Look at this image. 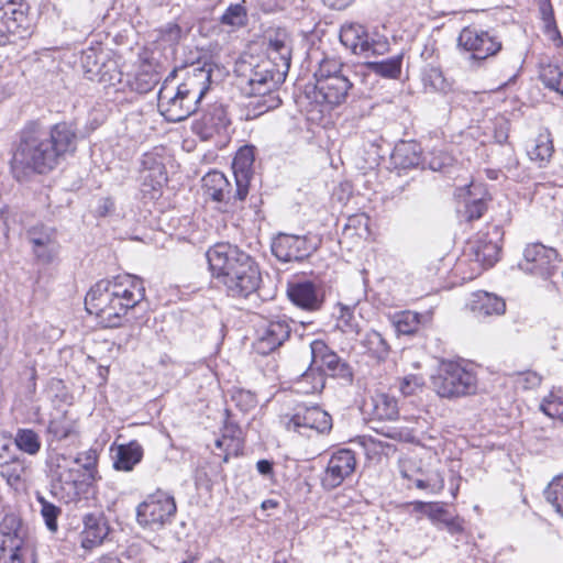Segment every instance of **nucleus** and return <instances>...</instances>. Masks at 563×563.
Masks as SVG:
<instances>
[{"label": "nucleus", "mask_w": 563, "mask_h": 563, "mask_svg": "<svg viewBox=\"0 0 563 563\" xmlns=\"http://www.w3.org/2000/svg\"><path fill=\"white\" fill-rule=\"evenodd\" d=\"M349 68L335 57H323L314 73L316 82L332 79V77L349 76Z\"/></svg>", "instance_id": "nucleus-37"}, {"label": "nucleus", "mask_w": 563, "mask_h": 563, "mask_svg": "<svg viewBox=\"0 0 563 563\" xmlns=\"http://www.w3.org/2000/svg\"><path fill=\"white\" fill-rule=\"evenodd\" d=\"M114 211V201L109 198L104 197L99 199L98 205L96 207V214L98 217H108L112 214Z\"/></svg>", "instance_id": "nucleus-58"}, {"label": "nucleus", "mask_w": 563, "mask_h": 563, "mask_svg": "<svg viewBox=\"0 0 563 563\" xmlns=\"http://www.w3.org/2000/svg\"><path fill=\"white\" fill-rule=\"evenodd\" d=\"M319 244L320 239L310 234L279 233L273 240L272 252L282 262H300L314 253Z\"/></svg>", "instance_id": "nucleus-11"}, {"label": "nucleus", "mask_w": 563, "mask_h": 563, "mask_svg": "<svg viewBox=\"0 0 563 563\" xmlns=\"http://www.w3.org/2000/svg\"><path fill=\"white\" fill-rule=\"evenodd\" d=\"M353 87L349 76L332 77V79L316 82L314 98L318 102H325L330 106L343 103Z\"/></svg>", "instance_id": "nucleus-20"}, {"label": "nucleus", "mask_w": 563, "mask_h": 563, "mask_svg": "<svg viewBox=\"0 0 563 563\" xmlns=\"http://www.w3.org/2000/svg\"><path fill=\"white\" fill-rule=\"evenodd\" d=\"M439 525L444 526L451 534L461 533L463 531L462 522L459 518H446L445 516Z\"/></svg>", "instance_id": "nucleus-60"}, {"label": "nucleus", "mask_w": 563, "mask_h": 563, "mask_svg": "<svg viewBox=\"0 0 563 563\" xmlns=\"http://www.w3.org/2000/svg\"><path fill=\"white\" fill-rule=\"evenodd\" d=\"M41 504V514L45 521L47 529L52 532L57 531V518L60 515V509L52 503H48L43 497H38Z\"/></svg>", "instance_id": "nucleus-46"}, {"label": "nucleus", "mask_w": 563, "mask_h": 563, "mask_svg": "<svg viewBox=\"0 0 563 563\" xmlns=\"http://www.w3.org/2000/svg\"><path fill=\"white\" fill-rule=\"evenodd\" d=\"M364 353L377 363L385 362L389 355L390 346L386 339L376 330L366 331L358 341Z\"/></svg>", "instance_id": "nucleus-30"}, {"label": "nucleus", "mask_w": 563, "mask_h": 563, "mask_svg": "<svg viewBox=\"0 0 563 563\" xmlns=\"http://www.w3.org/2000/svg\"><path fill=\"white\" fill-rule=\"evenodd\" d=\"M26 239L32 244L33 254L38 262L49 264L57 257L59 243L53 227L35 224L27 229Z\"/></svg>", "instance_id": "nucleus-16"}, {"label": "nucleus", "mask_w": 563, "mask_h": 563, "mask_svg": "<svg viewBox=\"0 0 563 563\" xmlns=\"http://www.w3.org/2000/svg\"><path fill=\"white\" fill-rule=\"evenodd\" d=\"M81 66L87 79L100 82L108 81L106 75L109 70V65L104 63L103 52L92 47L85 49L81 54Z\"/></svg>", "instance_id": "nucleus-27"}, {"label": "nucleus", "mask_w": 563, "mask_h": 563, "mask_svg": "<svg viewBox=\"0 0 563 563\" xmlns=\"http://www.w3.org/2000/svg\"><path fill=\"white\" fill-rule=\"evenodd\" d=\"M541 410L549 417L563 422V397L551 394L540 405Z\"/></svg>", "instance_id": "nucleus-47"}, {"label": "nucleus", "mask_w": 563, "mask_h": 563, "mask_svg": "<svg viewBox=\"0 0 563 563\" xmlns=\"http://www.w3.org/2000/svg\"><path fill=\"white\" fill-rule=\"evenodd\" d=\"M282 422L288 431L307 437L308 431L325 433L332 429L331 416L318 406L298 407L292 416H284Z\"/></svg>", "instance_id": "nucleus-12"}, {"label": "nucleus", "mask_w": 563, "mask_h": 563, "mask_svg": "<svg viewBox=\"0 0 563 563\" xmlns=\"http://www.w3.org/2000/svg\"><path fill=\"white\" fill-rule=\"evenodd\" d=\"M256 468L262 475H269L273 473V463L268 460H260L256 463Z\"/></svg>", "instance_id": "nucleus-64"}, {"label": "nucleus", "mask_w": 563, "mask_h": 563, "mask_svg": "<svg viewBox=\"0 0 563 563\" xmlns=\"http://www.w3.org/2000/svg\"><path fill=\"white\" fill-rule=\"evenodd\" d=\"M212 276L223 285L228 296L247 298L262 282L256 262L244 251L229 243H219L207 254Z\"/></svg>", "instance_id": "nucleus-3"}, {"label": "nucleus", "mask_w": 563, "mask_h": 563, "mask_svg": "<svg viewBox=\"0 0 563 563\" xmlns=\"http://www.w3.org/2000/svg\"><path fill=\"white\" fill-rule=\"evenodd\" d=\"M265 38L267 57L244 75L242 87L247 96L258 98L252 102L257 114L279 106L280 99L274 92L285 81L291 60V40L285 29L271 31Z\"/></svg>", "instance_id": "nucleus-1"}, {"label": "nucleus", "mask_w": 563, "mask_h": 563, "mask_svg": "<svg viewBox=\"0 0 563 563\" xmlns=\"http://www.w3.org/2000/svg\"><path fill=\"white\" fill-rule=\"evenodd\" d=\"M352 320L353 310L347 306L340 305L339 322H341L344 327L352 328Z\"/></svg>", "instance_id": "nucleus-62"}, {"label": "nucleus", "mask_w": 563, "mask_h": 563, "mask_svg": "<svg viewBox=\"0 0 563 563\" xmlns=\"http://www.w3.org/2000/svg\"><path fill=\"white\" fill-rule=\"evenodd\" d=\"M232 399L236 402L238 406H241L242 410H249L250 408L255 407L256 399L254 394L247 390H238Z\"/></svg>", "instance_id": "nucleus-57"}, {"label": "nucleus", "mask_w": 563, "mask_h": 563, "mask_svg": "<svg viewBox=\"0 0 563 563\" xmlns=\"http://www.w3.org/2000/svg\"><path fill=\"white\" fill-rule=\"evenodd\" d=\"M253 162V151L247 146L240 148L233 159L232 168L235 179V197L240 199H245L249 194Z\"/></svg>", "instance_id": "nucleus-21"}, {"label": "nucleus", "mask_w": 563, "mask_h": 563, "mask_svg": "<svg viewBox=\"0 0 563 563\" xmlns=\"http://www.w3.org/2000/svg\"><path fill=\"white\" fill-rule=\"evenodd\" d=\"M415 486L419 489H429L432 494H438L441 492V482L438 481L435 483H428L426 478L413 477Z\"/></svg>", "instance_id": "nucleus-59"}, {"label": "nucleus", "mask_w": 563, "mask_h": 563, "mask_svg": "<svg viewBox=\"0 0 563 563\" xmlns=\"http://www.w3.org/2000/svg\"><path fill=\"white\" fill-rule=\"evenodd\" d=\"M25 471V463L21 459L10 457L8 461H0V475L11 486L22 479Z\"/></svg>", "instance_id": "nucleus-40"}, {"label": "nucleus", "mask_w": 563, "mask_h": 563, "mask_svg": "<svg viewBox=\"0 0 563 563\" xmlns=\"http://www.w3.org/2000/svg\"><path fill=\"white\" fill-rule=\"evenodd\" d=\"M374 416L379 420H395L399 410L397 400L386 394H379L374 398Z\"/></svg>", "instance_id": "nucleus-38"}, {"label": "nucleus", "mask_w": 563, "mask_h": 563, "mask_svg": "<svg viewBox=\"0 0 563 563\" xmlns=\"http://www.w3.org/2000/svg\"><path fill=\"white\" fill-rule=\"evenodd\" d=\"M202 183L206 195L214 201L233 205L236 201L244 200L235 197V189L233 190L232 185L221 172L208 173L202 178Z\"/></svg>", "instance_id": "nucleus-22"}, {"label": "nucleus", "mask_w": 563, "mask_h": 563, "mask_svg": "<svg viewBox=\"0 0 563 563\" xmlns=\"http://www.w3.org/2000/svg\"><path fill=\"white\" fill-rule=\"evenodd\" d=\"M470 309L478 319L500 316L506 310L505 301L494 294L487 291H477L473 294L470 302Z\"/></svg>", "instance_id": "nucleus-25"}, {"label": "nucleus", "mask_w": 563, "mask_h": 563, "mask_svg": "<svg viewBox=\"0 0 563 563\" xmlns=\"http://www.w3.org/2000/svg\"><path fill=\"white\" fill-rule=\"evenodd\" d=\"M47 134L58 159L68 153L75 152L77 135L71 124L66 122L56 123L47 131Z\"/></svg>", "instance_id": "nucleus-23"}, {"label": "nucleus", "mask_w": 563, "mask_h": 563, "mask_svg": "<svg viewBox=\"0 0 563 563\" xmlns=\"http://www.w3.org/2000/svg\"><path fill=\"white\" fill-rule=\"evenodd\" d=\"M142 457V445L136 440H132L126 444L118 445L113 466L118 471L131 472Z\"/></svg>", "instance_id": "nucleus-31"}, {"label": "nucleus", "mask_w": 563, "mask_h": 563, "mask_svg": "<svg viewBox=\"0 0 563 563\" xmlns=\"http://www.w3.org/2000/svg\"><path fill=\"white\" fill-rule=\"evenodd\" d=\"M558 253L540 243L527 245L523 260L519 263L522 272L541 278L550 277L556 268Z\"/></svg>", "instance_id": "nucleus-14"}, {"label": "nucleus", "mask_w": 563, "mask_h": 563, "mask_svg": "<svg viewBox=\"0 0 563 563\" xmlns=\"http://www.w3.org/2000/svg\"><path fill=\"white\" fill-rule=\"evenodd\" d=\"M145 298L143 280L134 275H118L112 279L99 280L85 298L86 310L96 314L104 328L121 325L122 318L130 309Z\"/></svg>", "instance_id": "nucleus-2"}, {"label": "nucleus", "mask_w": 563, "mask_h": 563, "mask_svg": "<svg viewBox=\"0 0 563 563\" xmlns=\"http://www.w3.org/2000/svg\"><path fill=\"white\" fill-rule=\"evenodd\" d=\"M486 210L485 201L479 199L465 200V217L468 221L479 219Z\"/></svg>", "instance_id": "nucleus-53"}, {"label": "nucleus", "mask_w": 563, "mask_h": 563, "mask_svg": "<svg viewBox=\"0 0 563 563\" xmlns=\"http://www.w3.org/2000/svg\"><path fill=\"white\" fill-rule=\"evenodd\" d=\"M526 388H534L541 384V376L534 372H527L522 375Z\"/></svg>", "instance_id": "nucleus-63"}, {"label": "nucleus", "mask_w": 563, "mask_h": 563, "mask_svg": "<svg viewBox=\"0 0 563 563\" xmlns=\"http://www.w3.org/2000/svg\"><path fill=\"white\" fill-rule=\"evenodd\" d=\"M71 430L70 423H68L65 418L54 419L48 424V432L58 440L67 438L71 433Z\"/></svg>", "instance_id": "nucleus-52"}, {"label": "nucleus", "mask_w": 563, "mask_h": 563, "mask_svg": "<svg viewBox=\"0 0 563 563\" xmlns=\"http://www.w3.org/2000/svg\"><path fill=\"white\" fill-rule=\"evenodd\" d=\"M421 154L420 144L415 141H401L391 153V162L396 168H415L423 163Z\"/></svg>", "instance_id": "nucleus-26"}, {"label": "nucleus", "mask_w": 563, "mask_h": 563, "mask_svg": "<svg viewBox=\"0 0 563 563\" xmlns=\"http://www.w3.org/2000/svg\"><path fill=\"white\" fill-rule=\"evenodd\" d=\"M431 383L434 391L448 399L474 395L477 390L475 373L454 362L443 363Z\"/></svg>", "instance_id": "nucleus-8"}, {"label": "nucleus", "mask_w": 563, "mask_h": 563, "mask_svg": "<svg viewBox=\"0 0 563 563\" xmlns=\"http://www.w3.org/2000/svg\"><path fill=\"white\" fill-rule=\"evenodd\" d=\"M554 147L549 132L540 133L528 147L527 153L531 161L540 164L549 162Z\"/></svg>", "instance_id": "nucleus-33"}, {"label": "nucleus", "mask_w": 563, "mask_h": 563, "mask_svg": "<svg viewBox=\"0 0 563 563\" xmlns=\"http://www.w3.org/2000/svg\"><path fill=\"white\" fill-rule=\"evenodd\" d=\"M97 460L98 455L95 450L79 453L75 459H71L75 462V467L81 470L82 476L89 484L97 479Z\"/></svg>", "instance_id": "nucleus-39"}, {"label": "nucleus", "mask_w": 563, "mask_h": 563, "mask_svg": "<svg viewBox=\"0 0 563 563\" xmlns=\"http://www.w3.org/2000/svg\"><path fill=\"white\" fill-rule=\"evenodd\" d=\"M230 123L225 107L221 103H213L203 111L200 119L195 121L192 131L202 141H209L214 136L227 135Z\"/></svg>", "instance_id": "nucleus-15"}, {"label": "nucleus", "mask_w": 563, "mask_h": 563, "mask_svg": "<svg viewBox=\"0 0 563 563\" xmlns=\"http://www.w3.org/2000/svg\"><path fill=\"white\" fill-rule=\"evenodd\" d=\"M29 0H0V45L24 37L31 27Z\"/></svg>", "instance_id": "nucleus-10"}, {"label": "nucleus", "mask_w": 563, "mask_h": 563, "mask_svg": "<svg viewBox=\"0 0 563 563\" xmlns=\"http://www.w3.org/2000/svg\"><path fill=\"white\" fill-rule=\"evenodd\" d=\"M158 75L150 70H140L135 74L134 78L129 81L133 91L137 93H146L151 91L158 82Z\"/></svg>", "instance_id": "nucleus-44"}, {"label": "nucleus", "mask_w": 563, "mask_h": 563, "mask_svg": "<svg viewBox=\"0 0 563 563\" xmlns=\"http://www.w3.org/2000/svg\"><path fill=\"white\" fill-rule=\"evenodd\" d=\"M369 34L365 27L357 23H349L341 26L340 41L353 54L363 55L368 48Z\"/></svg>", "instance_id": "nucleus-28"}, {"label": "nucleus", "mask_w": 563, "mask_h": 563, "mask_svg": "<svg viewBox=\"0 0 563 563\" xmlns=\"http://www.w3.org/2000/svg\"><path fill=\"white\" fill-rule=\"evenodd\" d=\"M389 49V44L386 38L378 37L373 38L369 36L368 38V48L363 53L365 56L369 55H383L387 53Z\"/></svg>", "instance_id": "nucleus-56"}, {"label": "nucleus", "mask_w": 563, "mask_h": 563, "mask_svg": "<svg viewBox=\"0 0 563 563\" xmlns=\"http://www.w3.org/2000/svg\"><path fill=\"white\" fill-rule=\"evenodd\" d=\"M544 497L555 511L563 517V476H555L544 489Z\"/></svg>", "instance_id": "nucleus-43"}, {"label": "nucleus", "mask_w": 563, "mask_h": 563, "mask_svg": "<svg viewBox=\"0 0 563 563\" xmlns=\"http://www.w3.org/2000/svg\"><path fill=\"white\" fill-rule=\"evenodd\" d=\"M311 365H319L317 368L324 367L332 376L350 377L352 375L350 366L334 351H332L324 341L313 340L310 343Z\"/></svg>", "instance_id": "nucleus-19"}, {"label": "nucleus", "mask_w": 563, "mask_h": 563, "mask_svg": "<svg viewBox=\"0 0 563 563\" xmlns=\"http://www.w3.org/2000/svg\"><path fill=\"white\" fill-rule=\"evenodd\" d=\"M52 477V493L66 504L76 501L84 486L89 485L79 467L70 457L62 454L52 455L47 462Z\"/></svg>", "instance_id": "nucleus-6"}, {"label": "nucleus", "mask_w": 563, "mask_h": 563, "mask_svg": "<svg viewBox=\"0 0 563 563\" xmlns=\"http://www.w3.org/2000/svg\"><path fill=\"white\" fill-rule=\"evenodd\" d=\"M415 510L423 511L434 523H440L446 516V510L434 503L415 501L412 503Z\"/></svg>", "instance_id": "nucleus-49"}, {"label": "nucleus", "mask_w": 563, "mask_h": 563, "mask_svg": "<svg viewBox=\"0 0 563 563\" xmlns=\"http://www.w3.org/2000/svg\"><path fill=\"white\" fill-rule=\"evenodd\" d=\"M141 187L144 195L156 198L167 183L166 170L140 172Z\"/></svg>", "instance_id": "nucleus-36"}, {"label": "nucleus", "mask_w": 563, "mask_h": 563, "mask_svg": "<svg viewBox=\"0 0 563 563\" xmlns=\"http://www.w3.org/2000/svg\"><path fill=\"white\" fill-rule=\"evenodd\" d=\"M14 442L21 451L30 455H35L41 450L40 437L31 429H19Z\"/></svg>", "instance_id": "nucleus-42"}, {"label": "nucleus", "mask_w": 563, "mask_h": 563, "mask_svg": "<svg viewBox=\"0 0 563 563\" xmlns=\"http://www.w3.org/2000/svg\"><path fill=\"white\" fill-rule=\"evenodd\" d=\"M290 332V324L285 318L264 320L257 330V353L266 355L275 351L289 339Z\"/></svg>", "instance_id": "nucleus-18"}, {"label": "nucleus", "mask_w": 563, "mask_h": 563, "mask_svg": "<svg viewBox=\"0 0 563 563\" xmlns=\"http://www.w3.org/2000/svg\"><path fill=\"white\" fill-rule=\"evenodd\" d=\"M325 378L320 368H314L311 364L309 368L301 374L295 384L297 393L311 395L320 393L324 388Z\"/></svg>", "instance_id": "nucleus-32"}, {"label": "nucleus", "mask_w": 563, "mask_h": 563, "mask_svg": "<svg viewBox=\"0 0 563 563\" xmlns=\"http://www.w3.org/2000/svg\"><path fill=\"white\" fill-rule=\"evenodd\" d=\"M460 47L470 52V60L477 63L496 55L501 49V42L487 31L475 27H464L457 38Z\"/></svg>", "instance_id": "nucleus-13"}, {"label": "nucleus", "mask_w": 563, "mask_h": 563, "mask_svg": "<svg viewBox=\"0 0 563 563\" xmlns=\"http://www.w3.org/2000/svg\"><path fill=\"white\" fill-rule=\"evenodd\" d=\"M356 467L355 453L350 449H340L332 453L327 468L322 475L323 488L331 490L339 487L345 478L350 477Z\"/></svg>", "instance_id": "nucleus-17"}, {"label": "nucleus", "mask_w": 563, "mask_h": 563, "mask_svg": "<svg viewBox=\"0 0 563 563\" xmlns=\"http://www.w3.org/2000/svg\"><path fill=\"white\" fill-rule=\"evenodd\" d=\"M421 318L418 312L406 310L395 313L391 323L398 334L412 335L419 330Z\"/></svg>", "instance_id": "nucleus-34"}, {"label": "nucleus", "mask_w": 563, "mask_h": 563, "mask_svg": "<svg viewBox=\"0 0 563 563\" xmlns=\"http://www.w3.org/2000/svg\"><path fill=\"white\" fill-rule=\"evenodd\" d=\"M402 65V55H396L390 58L379 60V62H368L366 64L367 68L383 77L388 79H397L401 73Z\"/></svg>", "instance_id": "nucleus-35"}, {"label": "nucleus", "mask_w": 563, "mask_h": 563, "mask_svg": "<svg viewBox=\"0 0 563 563\" xmlns=\"http://www.w3.org/2000/svg\"><path fill=\"white\" fill-rule=\"evenodd\" d=\"M34 556L29 529L14 514L5 515L0 522V563H22Z\"/></svg>", "instance_id": "nucleus-7"}, {"label": "nucleus", "mask_w": 563, "mask_h": 563, "mask_svg": "<svg viewBox=\"0 0 563 563\" xmlns=\"http://www.w3.org/2000/svg\"><path fill=\"white\" fill-rule=\"evenodd\" d=\"M424 81L434 91L446 93L451 90V84L444 78L439 68H430L426 74Z\"/></svg>", "instance_id": "nucleus-48"}, {"label": "nucleus", "mask_w": 563, "mask_h": 563, "mask_svg": "<svg viewBox=\"0 0 563 563\" xmlns=\"http://www.w3.org/2000/svg\"><path fill=\"white\" fill-rule=\"evenodd\" d=\"M177 511L173 495L157 489L136 508L137 522L148 529L158 530L170 523Z\"/></svg>", "instance_id": "nucleus-9"}, {"label": "nucleus", "mask_w": 563, "mask_h": 563, "mask_svg": "<svg viewBox=\"0 0 563 563\" xmlns=\"http://www.w3.org/2000/svg\"><path fill=\"white\" fill-rule=\"evenodd\" d=\"M451 163L452 156L441 150H433L429 154L428 166L432 170H441Z\"/></svg>", "instance_id": "nucleus-51"}, {"label": "nucleus", "mask_w": 563, "mask_h": 563, "mask_svg": "<svg viewBox=\"0 0 563 563\" xmlns=\"http://www.w3.org/2000/svg\"><path fill=\"white\" fill-rule=\"evenodd\" d=\"M224 25L240 27L246 24L247 12L241 3L230 4L220 19Z\"/></svg>", "instance_id": "nucleus-45"}, {"label": "nucleus", "mask_w": 563, "mask_h": 563, "mask_svg": "<svg viewBox=\"0 0 563 563\" xmlns=\"http://www.w3.org/2000/svg\"><path fill=\"white\" fill-rule=\"evenodd\" d=\"M141 165L142 168L140 172H153L156 170V168L161 172L166 170L162 158L154 153H145L143 155Z\"/></svg>", "instance_id": "nucleus-55"}, {"label": "nucleus", "mask_w": 563, "mask_h": 563, "mask_svg": "<svg viewBox=\"0 0 563 563\" xmlns=\"http://www.w3.org/2000/svg\"><path fill=\"white\" fill-rule=\"evenodd\" d=\"M422 386V378L416 375H408L399 383V389L404 396H410Z\"/></svg>", "instance_id": "nucleus-54"}, {"label": "nucleus", "mask_w": 563, "mask_h": 563, "mask_svg": "<svg viewBox=\"0 0 563 563\" xmlns=\"http://www.w3.org/2000/svg\"><path fill=\"white\" fill-rule=\"evenodd\" d=\"M421 461L416 456H404L399 459V472L404 478L412 479L421 472Z\"/></svg>", "instance_id": "nucleus-50"}, {"label": "nucleus", "mask_w": 563, "mask_h": 563, "mask_svg": "<svg viewBox=\"0 0 563 563\" xmlns=\"http://www.w3.org/2000/svg\"><path fill=\"white\" fill-rule=\"evenodd\" d=\"M59 163L47 131L32 122L21 133L20 143L13 154L11 167L18 178L30 173L46 174Z\"/></svg>", "instance_id": "nucleus-5"}, {"label": "nucleus", "mask_w": 563, "mask_h": 563, "mask_svg": "<svg viewBox=\"0 0 563 563\" xmlns=\"http://www.w3.org/2000/svg\"><path fill=\"white\" fill-rule=\"evenodd\" d=\"M211 71L210 66L198 65L191 67L176 87L165 81L157 97L161 114L169 122H180L195 113L210 88Z\"/></svg>", "instance_id": "nucleus-4"}, {"label": "nucleus", "mask_w": 563, "mask_h": 563, "mask_svg": "<svg viewBox=\"0 0 563 563\" xmlns=\"http://www.w3.org/2000/svg\"><path fill=\"white\" fill-rule=\"evenodd\" d=\"M541 13L543 21L545 23L547 30L555 27L554 14L551 4L549 1L541 5Z\"/></svg>", "instance_id": "nucleus-61"}, {"label": "nucleus", "mask_w": 563, "mask_h": 563, "mask_svg": "<svg viewBox=\"0 0 563 563\" xmlns=\"http://www.w3.org/2000/svg\"><path fill=\"white\" fill-rule=\"evenodd\" d=\"M84 531L81 532V547L91 550L100 544L107 536V527L102 517L96 514H87L84 519Z\"/></svg>", "instance_id": "nucleus-29"}, {"label": "nucleus", "mask_w": 563, "mask_h": 563, "mask_svg": "<svg viewBox=\"0 0 563 563\" xmlns=\"http://www.w3.org/2000/svg\"><path fill=\"white\" fill-rule=\"evenodd\" d=\"M540 79L545 87L563 96V65L549 64L543 66L540 71Z\"/></svg>", "instance_id": "nucleus-41"}, {"label": "nucleus", "mask_w": 563, "mask_h": 563, "mask_svg": "<svg viewBox=\"0 0 563 563\" xmlns=\"http://www.w3.org/2000/svg\"><path fill=\"white\" fill-rule=\"evenodd\" d=\"M287 295L294 305L303 310L316 311L321 308L322 299L311 282L290 285Z\"/></svg>", "instance_id": "nucleus-24"}]
</instances>
